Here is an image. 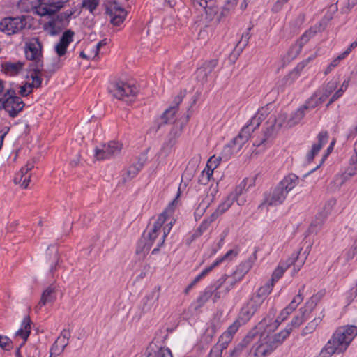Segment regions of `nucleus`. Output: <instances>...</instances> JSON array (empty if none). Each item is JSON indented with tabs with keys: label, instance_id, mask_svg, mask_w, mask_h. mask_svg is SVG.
<instances>
[{
	"label": "nucleus",
	"instance_id": "f257e3e1",
	"mask_svg": "<svg viewBox=\"0 0 357 357\" xmlns=\"http://www.w3.org/2000/svg\"><path fill=\"white\" fill-rule=\"evenodd\" d=\"M299 183V178L294 174H289L273 188L272 192H265L264 200L259 205L258 208L264 206H275L284 202L288 193Z\"/></svg>",
	"mask_w": 357,
	"mask_h": 357
},
{
	"label": "nucleus",
	"instance_id": "f03ea898",
	"mask_svg": "<svg viewBox=\"0 0 357 357\" xmlns=\"http://www.w3.org/2000/svg\"><path fill=\"white\" fill-rule=\"evenodd\" d=\"M69 0H20L18 8L24 12L33 11L40 15H52L63 8Z\"/></svg>",
	"mask_w": 357,
	"mask_h": 357
},
{
	"label": "nucleus",
	"instance_id": "7ed1b4c3",
	"mask_svg": "<svg viewBox=\"0 0 357 357\" xmlns=\"http://www.w3.org/2000/svg\"><path fill=\"white\" fill-rule=\"evenodd\" d=\"M69 0H20L18 8L24 12L33 11L40 15H52L63 8Z\"/></svg>",
	"mask_w": 357,
	"mask_h": 357
},
{
	"label": "nucleus",
	"instance_id": "20e7f679",
	"mask_svg": "<svg viewBox=\"0 0 357 357\" xmlns=\"http://www.w3.org/2000/svg\"><path fill=\"white\" fill-rule=\"evenodd\" d=\"M31 20L28 15L6 17L0 22V31L8 36L14 35L26 28H31Z\"/></svg>",
	"mask_w": 357,
	"mask_h": 357
},
{
	"label": "nucleus",
	"instance_id": "39448f33",
	"mask_svg": "<svg viewBox=\"0 0 357 357\" xmlns=\"http://www.w3.org/2000/svg\"><path fill=\"white\" fill-rule=\"evenodd\" d=\"M109 92L119 100L130 102L138 93V89L134 84L117 81L109 86Z\"/></svg>",
	"mask_w": 357,
	"mask_h": 357
},
{
	"label": "nucleus",
	"instance_id": "423d86ee",
	"mask_svg": "<svg viewBox=\"0 0 357 357\" xmlns=\"http://www.w3.org/2000/svg\"><path fill=\"white\" fill-rule=\"evenodd\" d=\"M326 22L325 21H320L319 23L307 30L295 43V44L291 45L288 51L289 56L291 59L296 58L301 53L303 46L317 33L322 32L326 29Z\"/></svg>",
	"mask_w": 357,
	"mask_h": 357
},
{
	"label": "nucleus",
	"instance_id": "0eeeda50",
	"mask_svg": "<svg viewBox=\"0 0 357 357\" xmlns=\"http://www.w3.org/2000/svg\"><path fill=\"white\" fill-rule=\"evenodd\" d=\"M74 13L75 10H72L59 13L56 17L52 18L44 24L45 31H47L51 36L59 35L63 28L68 24L70 18Z\"/></svg>",
	"mask_w": 357,
	"mask_h": 357
},
{
	"label": "nucleus",
	"instance_id": "6e6552de",
	"mask_svg": "<svg viewBox=\"0 0 357 357\" xmlns=\"http://www.w3.org/2000/svg\"><path fill=\"white\" fill-rule=\"evenodd\" d=\"M122 144L118 142L110 141L108 144H103L100 147H96L94 156L98 160L109 159L121 153Z\"/></svg>",
	"mask_w": 357,
	"mask_h": 357
},
{
	"label": "nucleus",
	"instance_id": "1a4fd4ad",
	"mask_svg": "<svg viewBox=\"0 0 357 357\" xmlns=\"http://www.w3.org/2000/svg\"><path fill=\"white\" fill-rule=\"evenodd\" d=\"M261 122V119H259L255 115L249 122L242 128L239 134L232 139V143L238 144V149H241L243 144L249 139L251 133L260 126Z\"/></svg>",
	"mask_w": 357,
	"mask_h": 357
},
{
	"label": "nucleus",
	"instance_id": "9d476101",
	"mask_svg": "<svg viewBox=\"0 0 357 357\" xmlns=\"http://www.w3.org/2000/svg\"><path fill=\"white\" fill-rule=\"evenodd\" d=\"M105 13L110 17V22L114 26H119L126 19L127 11L117 1L108 2Z\"/></svg>",
	"mask_w": 357,
	"mask_h": 357
},
{
	"label": "nucleus",
	"instance_id": "9b49d317",
	"mask_svg": "<svg viewBox=\"0 0 357 357\" xmlns=\"http://www.w3.org/2000/svg\"><path fill=\"white\" fill-rule=\"evenodd\" d=\"M277 119L275 116H272L265 123V128L263 130V136L255 140L253 145L260 146L271 142L275 136L276 132L282 126V123L276 126Z\"/></svg>",
	"mask_w": 357,
	"mask_h": 357
},
{
	"label": "nucleus",
	"instance_id": "f8f14e48",
	"mask_svg": "<svg viewBox=\"0 0 357 357\" xmlns=\"http://www.w3.org/2000/svg\"><path fill=\"white\" fill-rule=\"evenodd\" d=\"M183 101V96L181 95H178L175 97L172 105L165 110V112L161 115L160 118L156 121L157 123V129L158 131L162 126L172 123L174 124L176 122L175 121V114L178 110V107L180 103Z\"/></svg>",
	"mask_w": 357,
	"mask_h": 357
},
{
	"label": "nucleus",
	"instance_id": "ddd939ff",
	"mask_svg": "<svg viewBox=\"0 0 357 357\" xmlns=\"http://www.w3.org/2000/svg\"><path fill=\"white\" fill-rule=\"evenodd\" d=\"M258 335L257 328L250 331L247 335L231 351L229 357H245L249 353V344Z\"/></svg>",
	"mask_w": 357,
	"mask_h": 357
},
{
	"label": "nucleus",
	"instance_id": "4468645a",
	"mask_svg": "<svg viewBox=\"0 0 357 357\" xmlns=\"http://www.w3.org/2000/svg\"><path fill=\"white\" fill-rule=\"evenodd\" d=\"M278 347L271 340L269 335L260 339V340L255 344L253 347V355L255 357H265L270 355Z\"/></svg>",
	"mask_w": 357,
	"mask_h": 357
},
{
	"label": "nucleus",
	"instance_id": "2eb2a0df",
	"mask_svg": "<svg viewBox=\"0 0 357 357\" xmlns=\"http://www.w3.org/2000/svg\"><path fill=\"white\" fill-rule=\"evenodd\" d=\"M238 250L236 249H231L227 251V252L220 258L217 259L211 266L204 268L198 275H197L193 280L195 282H198L201 279L208 274L214 268L219 266L225 260H231L233 257L237 256Z\"/></svg>",
	"mask_w": 357,
	"mask_h": 357
},
{
	"label": "nucleus",
	"instance_id": "dca6fc26",
	"mask_svg": "<svg viewBox=\"0 0 357 357\" xmlns=\"http://www.w3.org/2000/svg\"><path fill=\"white\" fill-rule=\"evenodd\" d=\"M5 111L8 113L11 118H15L18 114L22 112L25 106V103L21 98H10L3 100Z\"/></svg>",
	"mask_w": 357,
	"mask_h": 357
},
{
	"label": "nucleus",
	"instance_id": "f3484780",
	"mask_svg": "<svg viewBox=\"0 0 357 357\" xmlns=\"http://www.w3.org/2000/svg\"><path fill=\"white\" fill-rule=\"evenodd\" d=\"M74 35L75 33L70 29L66 30L63 33L59 43L54 46V51L59 57L66 54L67 48L73 42Z\"/></svg>",
	"mask_w": 357,
	"mask_h": 357
},
{
	"label": "nucleus",
	"instance_id": "a211bd4d",
	"mask_svg": "<svg viewBox=\"0 0 357 357\" xmlns=\"http://www.w3.org/2000/svg\"><path fill=\"white\" fill-rule=\"evenodd\" d=\"M42 44L38 38H32L26 45V58L28 60L42 59Z\"/></svg>",
	"mask_w": 357,
	"mask_h": 357
},
{
	"label": "nucleus",
	"instance_id": "6ab92c4d",
	"mask_svg": "<svg viewBox=\"0 0 357 357\" xmlns=\"http://www.w3.org/2000/svg\"><path fill=\"white\" fill-rule=\"evenodd\" d=\"M259 248L255 247L252 255L250 256L247 260L241 263L239 266H237L236 271L234 272L235 278H237V280H242L252 267L257 259V252Z\"/></svg>",
	"mask_w": 357,
	"mask_h": 357
},
{
	"label": "nucleus",
	"instance_id": "aec40b11",
	"mask_svg": "<svg viewBox=\"0 0 357 357\" xmlns=\"http://www.w3.org/2000/svg\"><path fill=\"white\" fill-rule=\"evenodd\" d=\"M31 333V320L29 316H26L24 318L21 327L19 330H17L15 333L16 336H20L24 340V342L17 348L15 351V356L16 357H22L20 348L24 344V342L27 340L29 335Z\"/></svg>",
	"mask_w": 357,
	"mask_h": 357
},
{
	"label": "nucleus",
	"instance_id": "412c9836",
	"mask_svg": "<svg viewBox=\"0 0 357 357\" xmlns=\"http://www.w3.org/2000/svg\"><path fill=\"white\" fill-rule=\"evenodd\" d=\"M225 281V278H221L215 283L214 285L206 287L204 292H202L197 298V303H198L197 307H201L202 306H203L204 303H206L208 301V299L212 296V295L214 293V291L218 290L222 287Z\"/></svg>",
	"mask_w": 357,
	"mask_h": 357
},
{
	"label": "nucleus",
	"instance_id": "4be33fe9",
	"mask_svg": "<svg viewBox=\"0 0 357 357\" xmlns=\"http://www.w3.org/2000/svg\"><path fill=\"white\" fill-rule=\"evenodd\" d=\"M141 357H173L170 349L162 348L151 342L148 346L146 353Z\"/></svg>",
	"mask_w": 357,
	"mask_h": 357
},
{
	"label": "nucleus",
	"instance_id": "5701e85b",
	"mask_svg": "<svg viewBox=\"0 0 357 357\" xmlns=\"http://www.w3.org/2000/svg\"><path fill=\"white\" fill-rule=\"evenodd\" d=\"M25 63L23 61L10 62L7 61L1 64V71L9 76L17 75L24 68Z\"/></svg>",
	"mask_w": 357,
	"mask_h": 357
},
{
	"label": "nucleus",
	"instance_id": "b1692460",
	"mask_svg": "<svg viewBox=\"0 0 357 357\" xmlns=\"http://www.w3.org/2000/svg\"><path fill=\"white\" fill-rule=\"evenodd\" d=\"M160 289V287H155V289L150 294H149L144 298H143L142 301V310L144 312H147L150 311L155 301H158L159 298Z\"/></svg>",
	"mask_w": 357,
	"mask_h": 357
},
{
	"label": "nucleus",
	"instance_id": "393cba45",
	"mask_svg": "<svg viewBox=\"0 0 357 357\" xmlns=\"http://www.w3.org/2000/svg\"><path fill=\"white\" fill-rule=\"evenodd\" d=\"M192 4L195 9L198 10H204L208 15H212L215 11L213 10L215 0H191Z\"/></svg>",
	"mask_w": 357,
	"mask_h": 357
},
{
	"label": "nucleus",
	"instance_id": "a878e982",
	"mask_svg": "<svg viewBox=\"0 0 357 357\" xmlns=\"http://www.w3.org/2000/svg\"><path fill=\"white\" fill-rule=\"evenodd\" d=\"M189 117V115H187L185 118H181L176 121L167 135H170V137L176 139L178 141V138L183 133V128L187 124Z\"/></svg>",
	"mask_w": 357,
	"mask_h": 357
},
{
	"label": "nucleus",
	"instance_id": "bb28decb",
	"mask_svg": "<svg viewBox=\"0 0 357 357\" xmlns=\"http://www.w3.org/2000/svg\"><path fill=\"white\" fill-rule=\"evenodd\" d=\"M56 298L55 287L53 285H50L43 292L37 307L43 306L48 303H52Z\"/></svg>",
	"mask_w": 357,
	"mask_h": 357
},
{
	"label": "nucleus",
	"instance_id": "cd10ccee",
	"mask_svg": "<svg viewBox=\"0 0 357 357\" xmlns=\"http://www.w3.org/2000/svg\"><path fill=\"white\" fill-rule=\"evenodd\" d=\"M301 250L299 251L294 252L291 254V257L287 260L286 262L280 263L282 265L284 266V267H286V270L291 266V265L294 266V273L298 272L301 267L303 264V261H298V255L300 254Z\"/></svg>",
	"mask_w": 357,
	"mask_h": 357
},
{
	"label": "nucleus",
	"instance_id": "c85d7f7f",
	"mask_svg": "<svg viewBox=\"0 0 357 357\" xmlns=\"http://www.w3.org/2000/svg\"><path fill=\"white\" fill-rule=\"evenodd\" d=\"M300 314L295 316L291 321L288 324L286 328H290L291 331L294 328L299 327L307 319V310L300 308Z\"/></svg>",
	"mask_w": 357,
	"mask_h": 357
},
{
	"label": "nucleus",
	"instance_id": "c756f323",
	"mask_svg": "<svg viewBox=\"0 0 357 357\" xmlns=\"http://www.w3.org/2000/svg\"><path fill=\"white\" fill-rule=\"evenodd\" d=\"M357 173V164L354 167H349L345 172L336 176L335 181L340 186L342 185L348 179Z\"/></svg>",
	"mask_w": 357,
	"mask_h": 357
},
{
	"label": "nucleus",
	"instance_id": "7c9ffc66",
	"mask_svg": "<svg viewBox=\"0 0 357 357\" xmlns=\"http://www.w3.org/2000/svg\"><path fill=\"white\" fill-rule=\"evenodd\" d=\"M178 143V141L170 137V135H167L166 140L164 142L160 153L161 155H164L165 156H167L171 152L173 147Z\"/></svg>",
	"mask_w": 357,
	"mask_h": 357
},
{
	"label": "nucleus",
	"instance_id": "2f4dec72",
	"mask_svg": "<svg viewBox=\"0 0 357 357\" xmlns=\"http://www.w3.org/2000/svg\"><path fill=\"white\" fill-rule=\"evenodd\" d=\"M151 243H148L145 236V232L143 234L142 238L139 240L136 248V253L137 255H142L143 257L149 252L151 245Z\"/></svg>",
	"mask_w": 357,
	"mask_h": 357
},
{
	"label": "nucleus",
	"instance_id": "473e14b6",
	"mask_svg": "<svg viewBox=\"0 0 357 357\" xmlns=\"http://www.w3.org/2000/svg\"><path fill=\"white\" fill-rule=\"evenodd\" d=\"M324 317V311H322L321 312V316L315 317L312 321L307 324V325L303 329L301 335L305 336L307 334L312 333L320 324Z\"/></svg>",
	"mask_w": 357,
	"mask_h": 357
},
{
	"label": "nucleus",
	"instance_id": "72a5a7b5",
	"mask_svg": "<svg viewBox=\"0 0 357 357\" xmlns=\"http://www.w3.org/2000/svg\"><path fill=\"white\" fill-rule=\"evenodd\" d=\"M47 255H52L50 272L53 274L59 265V256L57 250L54 247L49 246L47 250Z\"/></svg>",
	"mask_w": 357,
	"mask_h": 357
},
{
	"label": "nucleus",
	"instance_id": "f704fd0d",
	"mask_svg": "<svg viewBox=\"0 0 357 357\" xmlns=\"http://www.w3.org/2000/svg\"><path fill=\"white\" fill-rule=\"evenodd\" d=\"M273 286V282H268L264 286L261 287L254 296L257 298L258 297L261 300V301L264 302L266 297L271 292Z\"/></svg>",
	"mask_w": 357,
	"mask_h": 357
},
{
	"label": "nucleus",
	"instance_id": "c9c22d12",
	"mask_svg": "<svg viewBox=\"0 0 357 357\" xmlns=\"http://www.w3.org/2000/svg\"><path fill=\"white\" fill-rule=\"evenodd\" d=\"M317 139L318 142L312 144L311 149L313 151V152H315L317 154L319 152L323 146L326 144L328 142L327 132H319L317 136Z\"/></svg>",
	"mask_w": 357,
	"mask_h": 357
},
{
	"label": "nucleus",
	"instance_id": "e433bc0d",
	"mask_svg": "<svg viewBox=\"0 0 357 357\" xmlns=\"http://www.w3.org/2000/svg\"><path fill=\"white\" fill-rule=\"evenodd\" d=\"M291 332V329L290 328H284V330L270 336L271 340L275 343V344L279 347L281 345L283 342L289 337V334Z\"/></svg>",
	"mask_w": 357,
	"mask_h": 357
},
{
	"label": "nucleus",
	"instance_id": "4c0bfd02",
	"mask_svg": "<svg viewBox=\"0 0 357 357\" xmlns=\"http://www.w3.org/2000/svg\"><path fill=\"white\" fill-rule=\"evenodd\" d=\"M305 109L301 107L298 109L294 113H293L288 121V125L289 127H292L298 124L305 116Z\"/></svg>",
	"mask_w": 357,
	"mask_h": 357
},
{
	"label": "nucleus",
	"instance_id": "58836bf2",
	"mask_svg": "<svg viewBox=\"0 0 357 357\" xmlns=\"http://www.w3.org/2000/svg\"><path fill=\"white\" fill-rule=\"evenodd\" d=\"M255 314V312H254L253 310L248 308L246 305H244L240 311L238 320L241 324H245L252 318Z\"/></svg>",
	"mask_w": 357,
	"mask_h": 357
},
{
	"label": "nucleus",
	"instance_id": "ea45409f",
	"mask_svg": "<svg viewBox=\"0 0 357 357\" xmlns=\"http://www.w3.org/2000/svg\"><path fill=\"white\" fill-rule=\"evenodd\" d=\"M143 163L138 162L135 165H130L126 171V176H123L125 181L130 180L137 175L139 172L142 169Z\"/></svg>",
	"mask_w": 357,
	"mask_h": 357
},
{
	"label": "nucleus",
	"instance_id": "a19ab883",
	"mask_svg": "<svg viewBox=\"0 0 357 357\" xmlns=\"http://www.w3.org/2000/svg\"><path fill=\"white\" fill-rule=\"evenodd\" d=\"M243 325L238 320L235 321L227 330L220 337V341L223 340L224 338L231 340L234 334L236 333L239 326Z\"/></svg>",
	"mask_w": 357,
	"mask_h": 357
},
{
	"label": "nucleus",
	"instance_id": "79ce46f5",
	"mask_svg": "<svg viewBox=\"0 0 357 357\" xmlns=\"http://www.w3.org/2000/svg\"><path fill=\"white\" fill-rule=\"evenodd\" d=\"M211 203V199L202 200V202L199 204V205L196 208L195 213H194V215H195L196 220L201 218V217L203 215V214L204 213L206 210L210 206Z\"/></svg>",
	"mask_w": 357,
	"mask_h": 357
},
{
	"label": "nucleus",
	"instance_id": "37998d69",
	"mask_svg": "<svg viewBox=\"0 0 357 357\" xmlns=\"http://www.w3.org/2000/svg\"><path fill=\"white\" fill-rule=\"evenodd\" d=\"M348 86L349 80H344L340 89L331 96L326 105V107H328L331 104L339 99L343 95L344 92L347 89Z\"/></svg>",
	"mask_w": 357,
	"mask_h": 357
},
{
	"label": "nucleus",
	"instance_id": "c03bdc74",
	"mask_svg": "<svg viewBox=\"0 0 357 357\" xmlns=\"http://www.w3.org/2000/svg\"><path fill=\"white\" fill-rule=\"evenodd\" d=\"M33 62L29 66V73H43V61L42 59H33Z\"/></svg>",
	"mask_w": 357,
	"mask_h": 357
},
{
	"label": "nucleus",
	"instance_id": "a18cd8bd",
	"mask_svg": "<svg viewBox=\"0 0 357 357\" xmlns=\"http://www.w3.org/2000/svg\"><path fill=\"white\" fill-rule=\"evenodd\" d=\"M239 151L238 149V144L232 143V141L227 145L225 146L223 151L222 152V158L225 160H228L230 156L233 154L234 150Z\"/></svg>",
	"mask_w": 357,
	"mask_h": 357
},
{
	"label": "nucleus",
	"instance_id": "49530a36",
	"mask_svg": "<svg viewBox=\"0 0 357 357\" xmlns=\"http://www.w3.org/2000/svg\"><path fill=\"white\" fill-rule=\"evenodd\" d=\"M264 302L260 298H257L254 295L250 298V300L245 304L248 308L256 312Z\"/></svg>",
	"mask_w": 357,
	"mask_h": 357
},
{
	"label": "nucleus",
	"instance_id": "de8ad7c7",
	"mask_svg": "<svg viewBox=\"0 0 357 357\" xmlns=\"http://www.w3.org/2000/svg\"><path fill=\"white\" fill-rule=\"evenodd\" d=\"M346 57L347 56L343 53L339 54L327 66V68H326V70L324 71V74L327 75V74L330 73L333 70V69H334L335 67H337L339 65V63H340V61L342 60H343L344 59H345Z\"/></svg>",
	"mask_w": 357,
	"mask_h": 357
},
{
	"label": "nucleus",
	"instance_id": "09e8293b",
	"mask_svg": "<svg viewBox=\"0 0 357 357\" xmlns=\"http://www.w3.org/2000/svg\"><path fill=\"white\" fill-rule=\"evenodd\" d=\"M222 159L221 156L215 157V155L211 157L206 163L205 169L211 172H213V170L218 167L220 160Z\"/></svg>",
	"mask_w": 357,
	"mask_h": 357
},
{
	"label": "nucleus",
	"instance_id": "8fccbe9b",
	"mask_svg": "<svg viewBox=\"0 0 357 357\" xmlns=\"http://www.w3.org/2000/svg\"><path fill=\"white\" fill-rule=\"evenodd\" d=\"M234 202V198L228 196V197L218 206L216 211L218 213L219 215L224 213L227 210H228L231 207Z\"/></svg>",
	"mask_w": 357,
	"mask_h": 357
},
{
	"label": "nucleus",
	"instance_id": "3c124183",
	"mask_svg": "<svg viewBox=\"0 0 357 357\" xmlns=\"http://www.w3.org/2000/svg\"><path fill=\"white\" fill-rule=\"evenodd\" d=\"M99 0H83L82 6L89 10L91 13H93L99 5Z\"/></svg>",
	"mask_w": 357,
	"mask_h": 357
},
{
	"label": "nucleus",
	"instance_id": "603ef678",
	"mask_svg": "<svg viewBox=\"0 0 357 357\" xmlns=\"http://www.w3.org/2000/svg\"><path fill=\"white\" fill-rule=\"evenodd\" d=\"M286 271V267H284L283 265L280 264L275 269L272 274L271 281L270 282H274L278 281L284 274Z\"/></svg>",
	"mask_w": 357,
	"mask_h": 357
},
{
	"label": "nucleus",
	"instance_id": "864d4df0",
	"mask_svg": "<svg viewBox=\"0 0 357 357\" xmlns=\"http://www.w3.org/2000/svg\"><path fill=\"white\" fill-rule=\"evenodd\" d=\"M42 75L43 73H31L27 76L32 79V82H31V86H33L36 89H38L41 86L43 81Z\"/></svg>",
	"mask_w": 357,
	"mask_h": 357
},
{
	"label": "nucleus",
	"instance_id": "5fc2aeb1",
	"mask_svg": "<svg viewBox=\"0 0 357 357\" xmlns=\"http://www.w3.org/2000/svg\"><path fill=\"white\" fill-rule=\"evenodd\" d=\"M218 63V60L216 59H211L205 61L202 67L206 70V72L210 75L213 70L216 68Z\"/></svg>",
	"mask_w": 357,
	"mask_h": 357
},
{
	"label": "nucleus",
	"instance_id": "6e6d98bb",
	"mask_svg": "<svg viewBox=\"0 0 357 357\" xmlns=\"http://www.w3.org/2000/svg\"><path fill=\"white\" fill-rule=\"evenodd\" d=\"M0 347L10 351L13 349V342L7 336L0 335Z\"/></svg>",
	"mask_w": 357,
	"mask_h": 357
},
{
	"label": "nucleus",
	"instance_id": "4d7b16f0",
	"mask_svg": "<svg viewBox=\"0 0 357 357\" xmlns=\"http://www.w3.org/2000/svg\"><path fill=\"white\" fill-rule=\"evenodd\" d=\"M337 87V82L336 80H331L322 89V91L326 96H330Z\"/></svg>",
	"mask_w": 357,
	"mask_h": 357
},
{
	"label": "nucleus",
	"instance_id": "13d9d810",
	"mask_svg": "<svg viewBox=\"0 0 357 357\" xmlns=\"http://www.w3.org/2000/svg\"><path fill=\"white\" fill-rule=\"evenodd\" d=\"M312 59L310 57L307 58L305 60L298 63V65L295 67V68L291 73V75H294L295 77H298L300 75V73L303 70V69L307 65V63L311 61Z\"/></svg>",
	"mask_w": 357,
	"mask_h": 357
},
{
	"label": "nucleus",
	"instance_id": "bf43d9fd",
	"mask_svg": "<svg viewBox=\"0 0 357 357\" xmlns=\"http://www.w3.org/2000/svg\"><path fill=\"white\" fill-rule=\"evenodd\" d=\"M318 93H315L303 106V107L306 110L308 109H313L316 107L317 105L320 104L317 100Z\"/></svg>",
	"mask_w": 357,
	"mask_h": 357
},
{
	"label": "nucleus",
	"instance_id": "052dcab7",
	"mask_svg": "<svg viewBox=\"0 0 357 357\" xmlns=\"http://www.w3.org/2000/svg\"><path fill=\"white\" fill-rule=\"evenodd\" d=\"M291 313V312H289V310H287V307L284 309H283L280 313L279 316L275 320L274 328H277L280 324V323L284 321Z\"/></svg>",
	"mask_w": 357,
	"mask_h": 357
},
{
	"label": "nucleus",
	"instance_id": "680f3d73",
	"mask_svg": "<svg viewBox=\"0 0 357 357\" xmlns=\"http://www.w3.org/2000/svg\"><path fill=\"white\" fill-rule=\"evenodd\" d=\"M30 82H25L24 85L20 87V94L22 97H26L33 92V89Z\"/></svg>",
	"mask_w": 357,
	"mask_h": 357
},
{
	"label": "nucleus",
	"instance_id": "e2e57ef3",
	"mask_svg": "<svg viewBox=\"0 0 357 357\" xmlns=\"http://www.w3.org/2000/svg\"><path fill=\"white\" fill-rule=\"evenodd\" d=\"M213 173L204 169L199 177V183L202 185H206L211 179Z\"/></svg>",
	"mask_w": 357,
	"mask_h": 357
},
{
	"label": "nucleus",
	"instance_id": "0e129e2a",
	"mask_svg": "<svg viewBox=\"0 0 357 357\" xmlns=\"http://www.w3.org/2000/svg\"><path fill=\"white\" fill-rule=\"evenodd\" d=\"M208 76L209 75L206 72V70H204V69L202 66L197 68L196 71V77L198 81L204 84L208 81Z\"/></svg>",
	"mask_w": 357,
	"mask_h": 357
},
{
	"label": "nucleus",
	"instance_id": "69168bd1",
	"mask_svg": "<svg viewBox=\"0 0 357 357\" xmlns=\"http://www.w3.org/2000/svg\"><path fill=\"white\" fill-rule=\"evenodd\" d=\"M250 28L247 29V31L242 34L241 38L238 42V45L240 46V50H242L243 48L246 47L248 43L249 39L250 38Z\"/></svg>",
	"mask_w": 357,
	"mask_h": 357
},
{
	"label": "nucleus",
	"instance_id": "338daca9",
	"mask_svg": "<svg viewBox=\"0 0 357 357\" xmlns=\"http://www.w3.org/2000/svg\"><path fill=\"white\" fill-rule=\"evenodd\" d=\"M270 113L269 105L259 109L255 116L263 121Z\"/></svg>",
	"mask_w": 357,
	"mask_h": 357
},
{
	"label": "nucleus",
	"instance_id": "774afa93",
	"mask_svg": "<svg viewBox=\"0 0 357 357\" xmlns=\"http://www.w3.org/2000/svg\"><path fill=\"white\" fill-rule=\"evenodd\" d=\"M159 233L160 231L151 229V230L147 233V234H145L146 241H148V243H151L150 244L151 246L155 240L156 239V238L158 237Z\"/></svg>",
	"mask_w": 357,
	"mask_h": 357
}]
</instances>
